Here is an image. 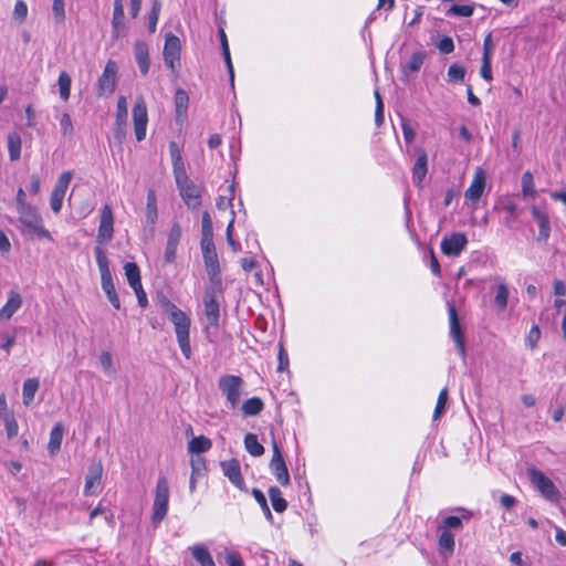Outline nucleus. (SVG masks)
<instances>
[{
    "label": "nucleus",
    "instance_id": "nucleus-60",
    "mask_svg": "<svg viewBox=\"0 0 566 566\" xmlns=\"http://www.w3.org/2000/svg\"><path fill=\"white\" fill-rule=\"evenodd\" d=\"M0 338L2 340V344L0 345V347L3 350H6L7 354H10L11 346L15 342V335L14 334H9V333L4 332V333L0 334Z\"/></svg>",
    "mask_w": 566,
    "mask_h": 566
},
{
    "label": "nucleus",
    "instance_id": "nucleus-52",
    "mask_svg": "<svg viewBox=\"0 0 566 566\" xmlns=\"http://www.w3.org/2000/svg\"><path fill=\"white\" fill-rule=\"evenodd\" d=\"M3 424H4V428H6V432H7V437L9 439H12L14 438L17 434H18V429H19V426L17 423V420L14 418V415H11V416H8V417H4V418H1L0 419Z\"/></svg>",
    "mask_w": 566,
    "mask_h": 566
},
{
    "label": "nucleus",
    "instance_id": "nucleus-22",
    "mask_svg": "<svg viewBox=\"0 0 566 566\" xmlns=\"http://www.w3.org/2000/svg\"><path fill=\"white\" fill-rule=\"evenodd\" d=\"M134 56L138 65L142 75H146L149 72V49L146 42L136 41L134 44Z\"/></svg>",
    "mask_w": 566,
    "mask_h": 566
},
{
    "label": "nucleus",
    "instance_id": "nucleus-37",
    "mask_svg": "<svg viewBox=\"0 0 566 566\" xmlns=\"http://www.w3.org/2000/svg\"><path fill=\"white\" fill-rule=\"evenodd\" d=\"M269 496L272 503L274 511L281 513L284 512L287 507V502L283 499L282 492L276 486H271L269 489Z\"/></svg>",
    "mask_w": 566,
    "mask_h": 566
},
{
    "label": "nucleus",
    "instance_id": "nucleus-16",
    "mask_svg": "<svg viewBox=\"0 0 566 566\" xmlns=\"http://www.w3.org/2000/svg\"><path fill=\"white\" fill-rule=\"evenodd\" d=\"M223 474L241 491H247L243 476L241 474L240 463L237 459H231L221 462Z\"/></svg>",
    "mask_w": 566,
    "mask_h": 566
},
{
    "label": "nucleus",
    "instance_id": "nucleus-44",
    "mask_svg": "<svg viewBox=\"0 0 566 566\" xmlns=\"http://www.w3.org/2000/svg\"><path fill=\"white\" fill-rule=\"evenodd\" d=\"M465 67L459 63H452L448 69V82H462L465 76Z\"/></svg>",
    "mask_w": 566,
    "mask_h": 566
},
{
    "label": "nucleus",
    "instance_id": "nucleus-3",
    "mask_svg": "<svg viewBox=\"0 0 566 566\" xmlns=\"http://www.w3.org/2000/svg\"><path fill=\"white\" fill-rule=\"evenodd\" d=\"M18 214L19 221L23 227V234L31 238L52 240L51 233L44 228L43 220L33 206L19 210Z\"/></svg>",
    "mask_w": 566,
    "mask_h": 566
},
{
    "label": "nucleus",
    "instance_id": "nucleus-51",
    "mask_svg": "<svg viewBox=\"0 0 566 566\" xmlns=\"http://www.w3.org/2000/svg\"><path fill=\"white\" fill-rule=\"evenodd\" d=\"M447 401H448V389L443 388L438 396L437 405H436V408L433 411V420L439 419L441 417V415L444 412Z\"/></svg>",
    "mask_w": 566,
    "mask_h": 566
},
{
    "label": "nucleus",
    "instance_id": "nucleus-61",
    "mask_svg": "<svg viewBox=\"0 0 566 566\" xmlns=\"http://www.w3.org/2000/svg\"><path fill=\"white\" fill-rule=\"evenodd\" d=\"M277 358H279L277 370L279 371L285 370L287 368V366H289V356H287V353L284 349L282 344L279 345Z\"/></svg>",
    "mask_w": 566,
    "mask_h": 566
},
{
    "label": "nucleus",
    "instance_id": "nucleus-41",
    "mask_svg": "<svg viewBox=\"0 0 566 566\" xmlns=\"http://www.w3.org/2000/svg\"><path fill=\"white\" fill-rule=\"evenodd\" d=\"M502 209L506 212L504 224L509 228L512 227L513 222L517 219V206L514 201L507 200L502 203Z\"/></svg>",
    "mask_w": 566,
    "mask_h": 566
},
{
    "label": "nucleus",
    "instance_id": "nucleus-27",
    "mask_svg": "<svg viewBox=\"0 0 566 566\" xmlns=\"http://www.w3.org/2000/svg\"><path fill=\"white\" fill-rule=\"evenodd\" d=\"M63 433H64L63 424L61 422L55 423L51 430L50 441L48 444V449L51 454H54L60 450L62 439H63Z\"/></svg>",
    "mask_w": 566,
    "mask_h": 566
},
{
    "label": "nucleus",
    "instance_id": "nucleus-43",
    "mask_svg": "<svg viewBox=\"0 0 566 566\" xmlns=\"http://www.w3.org/2000/svg\"><path fill=\"white\" fill-rule=\"evenodd\" d=\"M213 240L212 220L208 211L202 213L201 241Z\"/></svg>",
    "mask_w": 566,
    "mask_h": 566
},
{
    "label": "nucleus",
    "instance_id": "nucleus-31",
    "mask_svg": "<svg viewBox=\"0 0 566 566\" xmlns=\"http://www.w3.org/2000/svg\"><path fill=\"white\" fill-rule=\"evenodd\" d=\"M10 160L15 161L21 156V137L18 133H10L7 137Z\"/></svg>",
    "mask_w": 566,
    "mask_h": 566
},
{
    "label": "nucleus",
    "instance_id": "nucleus-24",
    "mask_svg": "<svg viewBox=\"0 0 566 566\" xmlns=\"http://www.w3.org/2000/svg\"><path fill=\"white\" fill-rule=\"evenodd\" d=\"M22 297L18 292L11 291L7 303L0 308V318L9 319L21 307Z\"/></svg>",
    "mask_w": 566,
    "mask_h": 566
},
{
    "label": "nucleus",
    "instance_id": "nucleus-13",
    "mask_svg": "<svg viewBox=\"0 0 566 566\" xmlns=\"http://www.w3.org/2000/svg\"><path fill=\"white\" fill-rule=\"evenodd\" d=\"M114 234V216L108 205L101 210L99 226L96 240L99 244L112 240Z\"/></svg>",
    "mask_w": 566,
    "mask_h": 566
},
{
    "label": "nucleus",
    "instance_id": "nucleus-8",
    "mask_svg": "<svg viewBox=\"0 0 566 566\" xmlns=\"http://www.w3.org/2000/svg\"><path fill=\"white\" fill-rule=\"evenodd\" d=\"M243 385V379L235 375H223L218 380L219 389L226 396L232 409H234L240 401Z\"/></svg>",
    "mask_w": 566,
    "mask_h": 566
},
{
    "label": "nucleus",
    "instance_id": "nucleus-23",
    "mask_svg": "<svg viewBox=\"0 0 566 566\" xmlns=\"http://www.w3.org/2000/svg\"><path fill=\"white\" fill-rule=\"evenodd\" d=\"M181 238V228L178 223H175L168 234L167 245L165 250V261L170 263L176 258L177 247Z\"/></svg>",
    "mask_w": 566,
    "mask_h": 566
},
{
    "label": "nucleus",
    "instance_id": "nucleus-14",
    "mask_svg": "<svg viewBox=\"0 0 566 566\" xmlns=\"http://www.w3.org/2000/svg\"><path fill=\"white\" fill-rule=\"evenodd\" d=\"M448 314L450 321V336L454 340L459 354L464 358L465 345L463 340L462 328L458 317V312L453 303H448Z\"/></svg>",
    "mask_w": 566,
    "mask_h": 566
},
{
    "label": "nucleus",
    "instance_id": "nucleus-33",
    "mask_svg": "<svg viewBox=\"0 0 566 566\" xmlns=\"http://www.w3.org/2000/svg\"><path fill=\"white\" fill-rule=\"evenodd\" d=\"M193 558L201 565V566H216L214 562L212 559L211 554L209 551L201 545H195L191 548Z\"/></svg>",
    "mask_w": 566,
    "mask_h": 566
},
{
    "label": "nucleus",
    "instance_id": "nucleus-46",
    "mask_svg": "<svg viewBox=\"0 0 566 566\" xmlns=\"http://www.w3.org/2000/svg\"><path fill=\"white\" fill-rule=\"evenodd\" d=\"M99 364H101V367L103 369V371L107 375V376H113L116 370L114 368V363H113V357H112V354L107 350H104L99 355Z\"/></svg>",
    "mask_w": 566,
    "mask_h": 566
},
{
    "label": "nucleus",
    "instance_id": "nucleus-19",
    "mask_svg": "<svg viewBox=\"0 0 566 566\" xmlns=\"http://www.w3.org/2000/svg\"><path fill=\"white\" fill-rule=\"evenodd\" d=\"M531 212L539 228L537 240L546 242L551 235V222L548 213L545 209L538 206H533Z\"/></svg>",
    "mask_w": 566,
    "mask_h": 566
},
{
    "label": "nucleus",
    "instance_id": "nucleus-21",
    "mask_svg": "<svg viewBox=\"0 0 566 566\" xmlns=\"http://www.w3.org/2000/svg\"><path fill=\"white\" fill-rule=\"evenodd\" d=\"M103 467L101 462L92 463L85 478L84 494L92 495L95 493V488L101 484Z\"/></svg>",
    "mask_w": 566,
    "mask_h": 566
},
{
    "label": "nucleus",
    "instance_id": "nucleus-25",
    "mask_svg": "<svg viewBox=\"0 0 566 566\" xmlns=\"http://www.w3.org/2000/svg\"><path fill=\"white\" fill-rule=\"evenodd\" d=\"M180 191V196L188 206H196L199 200L200 193L198 188L188 179L185 184L177 185Z\"/></svg>",
    "mask_w": 566,
    "mask_h": 566
},
{
    "label": "nucleus",
    "instance_id": "nucleus-56",
    "mask_svg": "<svg viewBox=\"0 0 566 566\" xmlns=\"http://www.w3.org/2000/svg\"><path fill=\"white\" fill-rule=\"evenodd\" d=\"M449 12L459 17H471L473 14V7L468 4H453Z\"/></svg>",
    "mask_w": 566,
    "mask_h": 566
},
{
    "label": "nucleus",
    "instance_id": "nucleus-15",
    "mask_svg": "<svg viewBox=\"0 0 566 566\" xmlns=\"http://www.w3.org/2000/svg\"><path fill=\"white\" fill-rule=\"evenodd\" d=\"M468 243V239L464 233H452L450 237L444 238L441 241V251L446 255H459Z\"/></svg>",
    "mask_w": 566,
    "mask_h": 566
},
{
    "label": "nucleus",
    "instance_id": "nucleus-5",
    "mask_svg": "<svg viewBox=\"0 0 566 566\" xmlns=\"http://www.w3.org/2000/svg\"><path fill=\"white\" fill-rule=\"evenodd\" d=\"M169 502V484L165 476H161L157 481L155 499L153 504L151 522L155 525L161 523L168 512Z\"/></svg>",
    "mask_w": 566,
    "mask_h": 566
},
{
    "label": "nucleus",
    "instance_id": "nucleus-34",
    "mask_svg": "<svg viewBox=\"0 0 566 566\" xmlns=\"http://www.w3.org/2000/svg\"><path fill=\"white\" fill-rule=\"evenodd\" d=\"M426 56H427L426 52H422V51L413 53L410 56V59L408 60V62L403 65V67H402L403 73L407 74V73L418 72L421 69V66L426 60Z\"/></svg>",
    "mask_w": 566,
    "mask_h": 566
},
{
    "label": "nucleus",
    "instance_id": "nucleus-64",
    "mask_svg": "<svg viewBox=\"0 0 566 566\" xmlns=\"http://www.w3.org/2000/svg\"><path fill=\"white\" fill-rule=\"evenodd\" d=\"M226 562L228 566H243L242 559L234 553H228L226 555Z\"/></svg>",
    "mask_w": 566,
    "mask_h": 566
},
{
    "label": "nucleus",
    "instance_id": "nucleus-29",
    "mask_svg": "<svg viewBox=\"0 0 566 566\" xmlns=\"http://www.w3.org/2000/svg\"><path fill=\"white\" fill-rule=\"evenodd\" d=\"M124 271L129 286L132 289H140L142 281L138 265L134 262H127L124 265Z\"/></svg>",
    "mask_w": 566,
    "mask_h": 566
},
{
    "label": "nucleus",
    "instance_id": "nucleus-9",
    "mask_svg": "<svg viewBox=\"0 0 566 566\" xmlns=\"http://www.w3.org/2000/svg\"><path fill=\"white\" fill-rule=\"evenodd\" d=\"M180 51L181 43L179 38L168 33L165 38L163 55L165 64L174 74H177L180 67Z\"/></svg>",
    "mask_w": 566,
    "mask_h": 566
},
{
    "label": "nucleus",
    "instance_id": "nucleus-35",
    "mask_svg": "<svg viewBox=\"0 0 566 566\" xmlns=\"http://www.w3.org/2000/svg\"><path fill=\"white\" fill-rule=\"evenodd\" d=\"M439 548L441 554L450 555L454 549V535L448 531L443 530L439 536Z\"/></svg>",
    "mask_w": 566,
    "mask_h": 566
},
{
    "label": "nucleus",
    "instance_id": "nucleus-20",
    "mask_svg": "<svg viewBox=\"0 0 566 566\" xmlns=\"http://www.w3.org/2000/svg\"><path fill=\"white\" fill-rule=\"evenodd\" d=\"M416 153L418 158L412 167V181L420 187L428 171V155L421 147L416 148Z\"/></svg>",
    "mask_w": 566,
    "mask_h": 566
},
{
    "label": "nucleus",
    "instance_id": "nucleus-18",
    "mask_svg": "<svg viewBox=\"0 0 566 566\" xmlns=\"http://www.w3.org/2000/svg\"><path fill=\"white\" fill-rule=\"evenodd\" d=\"M485 171L482 168H476L471 185L464 193L467 200L476 202L481 198L485 189Z\"/></svg>",
    "mask_w": 566,
    "mask_h": 566
},
{
    "label": "nucleus",
    "instance_id": "nucleus-7",
    "mask_svg": "<svg viewBox=\"0 0 566 566\" xmlns=\"http://www.w3.org/2000/svg\"><path fill=\"white\" fill-rule=\"evenodd\" d=\"M200 247L202 251L206 271L209 276V283L218 285L219 282H222V279L220 274L221 271L219 265V259L213 240L201 241Z\"/></svg>",
    "mask_w": 566,
    "mask_h": 566
},
{
    "label": "nucleus",
    "instance_id": "nucleus-1",
    "mask_svg": "<svg viewBox=\"0 0 566 566\" xmlns=\"http://www.w3.org/2000/svg\"><path fill=\"white\" fill-rule=\"evenodd\" d=\"M160 306L163 312L174 324L177 342L182 355L186 359H190L192 355L189 338L191 325L190 317L165 296L160 298Z\"/></svg>",
    "mask_w": 566,
    "mask_h": 566
},
{
    "label": "nucleus",
    "instance_id": "nucleus-30",
    "mask_svg": "<svg viewBox=\"0 0 566 566\" xmlns=\"http://www.w3.org/2000/svg\"><path fill=\"white\" fill-rule=\"evenodd\" d=\"M264 408V403L261 398L252 397L245 400L242 405V412L247 417H253L261 413Z\"/></svg>",
    "mask_w": 566,
    "mask_h": 566
},
{
    "label": "nucleus",
    "instance_id": "nucleus-10",
    "mask_svg": "<svg viewBox=\"0 0 566 566\" xmlns=\"http://www.w3.org/2000/svg\"><path fill=\"white\" fill-rule=\"evenodd\" d=\"M117 63L113 60H108L102 75L97 81V95L104 96L112 94L115 91L117 83Z\"/></svg>",
    "mask_w": 566,
    "mask_h": 566
},
{
    "label": "nucleus",
    "instance_id": "nucleus-38",
    "mask_svg": "<svg viewBox=\"0 0 566 566\" xmlns=\"http://www.w3.org/2000/svg\"><path fill=\"white\" fill-rule=\"evenodd\" d=\"M509 289L502 279H497V291L494 297V304L499 310L504 311L507 305Z\"/></svg>",
    "mask_w": 566,
    "mask_h": 566
},
{
    "label": "nucleus",
    "instance_id": "nucleus-40",
    "mask_svg": "<svg viewBox=\"0 0 566 566\" xmlns=\"http://www.w3.org/2000/svg\"><path fill=\"white\" fill-rule=\"evenodd\" d=\"M522 192L525 197H536V190L534 187V178L531 171H525L521 179Z\"/></svg>",
    "mask_w": 566,
    "mask_h": 566
},
{
    "label": "nucleus",
    "instance_id": "nucleus-39",
    "mask_svg": "<svg viewBox=\"0 0 566 566\" xmlns=\"http://www.w3.org/2000/svg\"><path fill=\"white\" fill-rule=\"evenodd\" d=\"M71 84H72L71 76L65 71H62L57 78V85H59L60 97L64 102H66L70 98Z\"/></svg>",
    "mask_w": 566,
    "mask_h": 566
},
{
    "label": "nucleus",
    "instance_id": "nucleus-2",
    "mask_svg": "<svg viewBox=\"0 0 566 566\" xmlns=\"http://www.w3.org/2000/svg\"><path fill=\"white\" fill-rule=\"evenodd\" d=\"M94 254L96 259V263L101 273V284L104 293L106 294L109 303L116 308H120V301L116 293L115 285L113 282L112 272L109 269V261L106 255V252L103 250L101 245H96L94 248Z\"/></svg>",
    "mask_w": 566,
    "mask_h": 566
},
{
    "label": "nucleus",
    "instance_id": "nucleus-50",
    "mask_svg": "<svg viewBox=\"0 0 566 566\" xmlns=\"http://www.w3.org/2000/svg\"><path fill=\"white\" fill-rule=\"evenodd\" d=\"M174 175L177 185L185 184L189 178L186 174L185 164L182 159L172 161Z\"/></svg>",
    "mask_w": 566,
    "mask_h": 566
},
{
    "label": "nucleus",
    "instance_id": "nucleus-11",
    "mask_svg": "<svg viewBox=\"0 0 566 566\" xmlns=\"http://www.w3.org/2000/svg\"><path fill=\"white\" fill-rule=\"evenodd\" d=\"M133 122L136 139L138 142L144 140L146 137L148 113L146 102L142 96L137 97L135 101L133 107Z\"/></svg>",
    "mask_w": 566,
    "mask_h": 566
},
{
    "label": "nucleus",
    "instance_id": "nucleus-6",
    "mask_svg": "<svg viewBox=\"0 0 566 566\" xmlns=\"http://www.w3.org/2000/svg\"><path fill=\"white\" fill-rule=\"evenodd\" d=\"M526 474L532 484L539 491V493L548 501L556 502L559 500L560 493L555 486L553 481L546 476L542 471L534 467L526 469Z\"/></svg>",
    "mask_w": 566,
    "mask_h": 566
},
{
    "label": "nucleus",
    "instance_id": "nucleus-12",
    "mask_svg": "<svg viewBox=\"0 0 566 566\" xmlns=\"http://www.w3.org/2000/svg\"><path fill=\"white\" fill-rule=\"evenodd\" d=\"M270 469L281 485L285 486L290 484L289 470L275 441H273V455L270 462Z\"/></svg>",
    "mask_w": 566,
    "mask_h": 566
},
{
    "label": "nucleus",
    "instance_id": "nucleus-28",
    "mask_svg": "<svg viewBox=\"0 0 566 566\" xmlns=\"http://www.w3.org/2000/svg\"><path fill=\"white\" fill-rule=\"evenodd\" d=\"M39 386L40 382L38 378H28L24 380L22 388V400L24 406H29L33 401Z\"/></svg>",
    "mask_w": 566,
    "mask_h": 566
},
{
    "label": "nucleus",
    "instance_id": "nucleus-4",
    "mask_svg": "<svg viewBox=\"0 0 566 566\" xmlns=\"http://www.w3.org/2000/svg\"><path fill=\"white\" fill-rule=\"evenodd\" d=\"M222 296V282L218 285L210 283L203 295L205 315L209 326H218L220 319V297Z\"/></svg>",
    "mask_w": 566,
    "mask_h": 566
},
{
    "label": "nucleus",
    "instance_id": "nucleus-48",
    "mask_svg": "<svg viewBox=\"0 0 566 566\" xmlns=\"http://www.w3.org/2000/svg\"><path fill=\"white\" fill-rule=\"evenodd\" d=\"M72 177H73V175L71 171H64L63 174H61V176L59 177V179L54 186L53 192L65 196V192H66L67 187L72 180Z\"/></svg>",
    "mask_w": 566,
    "mask_h": 566
},
{
    "label": "nucleus",
    "instance_id": "nucleus-58",
    "mask_svg": "<svg viewBox=\"0 0 566 566\" xmlns=\"http://www.w3.org/2000/svg\"><path fill=\"white\" fill-rule=\"evenodd\" d=\"M439 51L443 54H449L454 50L453 40L450 36H443L437 44Z\"/></svg>",
    "mask_w": 566,
    "mask_h": 566
},
{
    "label": "nucleus",
    "instance_id": "nucleus-49",
    "mask_svg": "<svg viewBox=\"0 0 566 566\" xmlns=\"http://www.w3.org/2000/svg\"><path fill=\"white\" fill-rule=\"evenodd\" d=\"M191 473L203 476L207 471L206 460L201 455H195L190 460Z\"/></svg>",
    "mask_w": 566,
    "mask_h": 566
},
{
    "label": "nucleus",
    "instance_id": "nucleus-17",
    "mask_svg": "<svg viewBox=\"0 0 566 566\" xmlns=\"http://www.w3.org/2000/svg\"><path fill=\"white\" fill-rule=\"evenodd\" d=\"M128 109L127 99L124 95L119 96L116 105V118L114 136L119 142L125 137V127L127 125Z\"/></svg>",
    "mask_w": 566,
    "mask_h": 566
},
{
    "label": "nucleus",
    "instance_id": "nucleus-59",
    "mask_svg": "<svg viewBox=\"0 0 566 566\" xmlns=\"http://www.w3.org/2000/svg\"><path fill=\"white\" fill-rule=\"evenodd\" d=\"M13 14L21 22L24 21L28 15V6L23 0H18L15 2Z\"/></svg>",
    "mask_w": 566,
    "mask_h": 566
},
{
    "label": "nucleus",
    "instance_id": "nucleus-55",
    "mask_svg": "<svg viewBox=\"0 0 566 566\" xmlns=\"http://www.w3.org/2000/svg\"><path fill=\"white\" fill-rule=\"evenodd\" d=\"M52 12L56 23H63L65 20L64 0H53Z\"/></svg>",
    "mask_w": 566,
    "mask_h": 566
},
{
    "label": "nucleus",
    "instance_id": "nucleus-54",
    "mask_svg": "<svg viewBox=\"0 0 566 566\" xmlns=\"http://www.w3.org/2000/svg\"><path fill=\"white\" fill-rule=\"evenodd\" d=\"M60 127L62 135L65 137H72L74 133L73 123L71 116L67 113H63L60 118Z\"/></svg>",
    "mask_w": 566,
    "mask_h": 566
},
{
    "label": "nucleus",
    "instance_id": "nucleus-26",
    "mask_svg": "<svg viewBox=\"0 0 566 566\" xmlns=\"http://www.w3.org/2000/svg\"><path fill=\"white\" fill-rule=\"evenodd\" d=\"M211 447L212 442L209 438L205 436L193 437L188 442V452L200 455V453L209 451Z\"/></svg>",
    "mask_w": 566,
    "mask_h": 566
},
{
    "label": "nucleus",
    "instance_id": "nucleus-62",
    "mask_svg": "<svg viewBox=\"0 0 566 566\" xmlns=\"http://www.w3.org/2000/svg\"><path fill=\"white\" fill-rule=\"evenodd\" d=\"M63 199L64 196L52 191L50 206L53 212L59 213L61 211Z\"/></svg>",
    "mask_w": 566,
    "mask_h": 566
},
{
    "label": "nucleus",
    "instance_id": "nucleus-32",
    "mask_svg": "<svg viewBox=\"0 0 566 566\" xmlns=\"http://www.w3.org/2000/svg\"><path fill=\"white\" fill-rule=\"evenodd\" d=\"M245 450L252 457H261L264 453V447L258 441V437L254 433H247L244 437Z\"/></svg>",
    "mask_w": 566,
    "mask_h": 566
},
{
    "label": "nucleus",
    "instance_id": "nucleus-57",
    "mask_svg": "<svg viewBox=\"0 0 566 566\" xmlns=\"http://www.w3.org/2000/svg\"><path fill=\"white\" fill-rule=\"evenodd\" d=\"M492 59L490 57H482L480 74L485 81H492V65H491Z\"/></svg>",
    "mask_w": 566,
    "mask_h": 566
},
{
    "label": "nucleus",
    "instance_id": "nucleus-47",
    "mask_svg": "<svg viewBox=\"0 0 566 566\" xmlns=\"http://www.w3.org/2000/svg\"><path fill=\"white\" fill-rule=\"evenodd\" d=\"M72 177H73V175L71 171H64L63 174H61V176L59 177V179L54 186L53 192L65 196V192H66L67 187L72 180Z\"/></svg>",
    "mask_w": 566,
    "mask_h": 566
},
{
    "label": "nucleus",
    "instance_id": "nucleus-45",
    "mask_svg": "<svg viewBox=\"0 0 566 566\" xmlns=\"http://www.w3.org/2000/svg\"><path fill=\"white\" fill-rule=\"evenodd\" d=\"M161 10L160 0H154L151 10L148 14V29L151 33L156 31L157 22Z\"/></svg>",
    "mask_w": 566,
    "mask_h": 566
},
{
    "label": "nucleus",
    "instance_id": "nucleus-42",
    "mask_svg": "<svg viewBox=\"0 0 566 566\" xmlns=\"http://www.w3.org/2000/svg\"><path fill=\"white\" fill-rule=\"evenodd\" d=\"M124 19L125 14L123 0H114V12L112 20L113 28L117 30L120 27H124Z\"/></svg>",
    "mask_w": 566,
    "mask_h": 566
},
{
    "label": "nucleus",
    "instance_id": "nucleus-63",
    "mask_svg": "<svg viewBox=\"0 0 566 566\" xmlns=\"http://www.w3.org/2000/svg\"><path fill=\"white\" fill-rule=\"evenodd\" d=\"M145 217L146 223L154 228L158 218L157 207H146Z\"/></svg>",
    "mask_w": 566,
    "mask_h": 566
},
{
    "label": "nucleus",
    "instance_id": "nucleus-36",
    "mask_svg": "<svg viewBox=\"0 0 566 566\" xmlns=\"http://www.w3.org/2000/svg\"><path fill=\"white\" fill-rule=\"evenodd\" d=\"M189 104V96L187 92L182 88H178L175 93V107H176V116L179 118L187 113Z\"/></svg>",
    "mask_w": 566,
    "mask_h": 566
},
{
    "label": "nucleus",
    "instance_id": "nucleus-53",
    "mask_svg": "<svg viewBox=\"0 0 566 566\" xmlns=\"http://www.w3.org/2000/svg\"><path fill=\"white\" fill-rule=\"evenodd\" d=\"M252 494H253L255 501L262 507V511L265 514L266 518L269 521H272L273 516H272V513L270 511V507L268 505V502H266V499H265L263 492L261 490H259V489H253Z\"/></svg>",
    "mask_w": 566,
    "mask_h": 566
}]
</instances>
